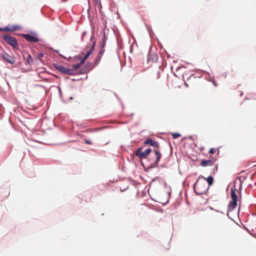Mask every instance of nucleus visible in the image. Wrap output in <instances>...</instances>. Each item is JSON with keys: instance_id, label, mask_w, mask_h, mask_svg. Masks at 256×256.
Masks as SVG:
<instances>
[{"instance_id": "nucleus-1", "label": "nucleus", "mask_w": 256, "mask_h": 256, "mask_svg": "<svg viewBox=\"0 0 256 256\" xmlns=\"http://www.w3.org/2000/svg\"><path fill=\"white\" fill-rule=\"evenodd\" d=\"M144 146L149 144L156 148L154 150V152L155 155L156 156V158L154 162L151 164L150 168H152L158 166L162 156L161 154L158 150L160 146L159 143L151 138H148L144 142Z\"/></svg>"}, {"instance_id": "nucleus-2", "label": "nucleus", "mask_w": 256, "mask_h": 256, "mask_svg": "<svg viewBox=\"0 0 256 256\" xmlns=\"http://www.w3.org/2000/svg\"><path fill=\"white\" fill-rule=\"evenodd\" d=\"M194 188L196 194L201 195L206 193L208 189V186L205 182H201L198 178L195 183Z\"/></svg>"}, {"instance_id": "nucleus-3", "label": "nucleus", "mask_w": 256, "mask_h": 256, "mask_svg": "<svg viewBox=\"0 0 256 256\" xmlns=\"http://www.w3.org/2000/svg\"><path fill=\"white\" fill-rule=\"evenodd\" d=\"M1 57L8 64H13L16 62V58L14 56H11L6 52H3L0 54Z\"/></svg>"}, {"instance_id": "nucleus-4", "label": "nucleus", "mask_w": 256, "mask_h": 256, "mask_svg": "<svg viewBox=\"0 0 256 256\" xmlns=\"http://www.w3.org/2000/svg\"><path fill=\"white\" fill-rule=\"evenodd\" d=\"M4 40L11 46L16 48L18 46V42L16 38L10 35H4Z\"/></svg>"}, {"instance_id": "nucleus-5", "label": "nucleus", "mask_w": 256, "mask_h": 256, "mask_svg": "<svg viewBox=\"0 0 256 256\" xmlns=\"http://www.w3.org/2000/svg\"><path fill=\"white\" fill-rule=\"evenodd\" d=\"M151 152L152 150L150 148L146 149L144 152H142L141 148H140L136 151V155L140 158H144L148 156Z\"/></svg>"}, {"instance_id": "nucleus-6", "label": "nucleus", "mask_w": 256, "mask_h": 256, "mask_svg": "<svg viewBox=\"0 0 256 256\" xmlns=\"http://www.w3.org/2000/svg\"><path fill=\"white\" fill-rule=\"evenodd\" d=\"M57 69L62 73L68 75H74V70L62 66H59Z\"/></svg>"}, {"instance_id": "nucleus-7", "label": "nucleus", "mask_w": 256, "mask_h": 256, "mask_svg": "<svg viewBox=\"0 0 256 256\" xmlns=\"http://www.w3.org/2000/svg\"><path fill=\"white\" fill-rule=\"evenodd\" d=\"M22 36L28 42H37L40 40L36 34H24Z\"/></svg>"}, {"instance_id": "nucleus-8", "label": "nucleus", "mask_w": 256, "mask_h": 256, "mask_svg": "<svg viewBox=\"0 0 256 256\" xmlns=\"http://www.w3.org/2000/svg\"><path fill=\"white\" fill-rule=\"evenodd\" d=\"M96 45V42H93L92 43V45L90 48V49L86 52V54L84 55V58L82 60V64H84L86 59L89 57V56L92 54L94 50V47Z\"/></svg>"}, {"instance_id": "nucleus-9", "label": "nucleus", "mask_w": 256, "mask_h": 256, "mask_svg": "<svg viewBox=\"0 0 256 256\" xmlns=\"http://www.w3.org/2000/svg\"><path fill=\"white\" fill-rule=\"evenodd\" d=\"M20 28V26L18 25H14L10 26H8L3 28H0V32H14L16 30H18Z\"/></svg>"}, {"instance_id": "nucleus-10", "label": "nucleus", "mask_w": 256, "mask_h": 256, "mask_svg": "<svg viewBox=\"0 0 256 256\" xmlns=\"http://www.w3.org/2000/svg\"><path fill=\"white\" fill-rule=\"evenodd\" d=\"M214 161L212 160H202L200 162V166L204 167L212 166L214 164Z\"/></svg>"}, {"instance_id": "nucleus-11", "label": "nucleus", "mask_w": 256, "mask_h": 256, "mask_svg": "<svg viewBox=\"0 0 256 256\" xmlns=\"http://www.w3.org/2000/svg\"><path fill=\"white\" fill-rule=\"evenodd\" d=\"M202 178L204 180H206L208 183V186H211L213 182H214V179L213 178L212 176H209L208 177V178H206L204 176H199V179Z\"/></svg>"}, {"instance_id": "nucleus-12", "label": "nucleus", "mask_w": 256, "mask_h": 256, "mask_svg": "<svg viewBox=\"0 0 256 256\" xmlns=\"http://www.w3.org/2000/svg\"><path fill=\"white\" fill-rule=\"evenodd\" d=\"M230 196L232 201L238 202V196L236 194V191L234 189L231 188L230 190Z\"/></svg>"}, {"instance_id": "nucleus-13", "label": "nucleus", "mask_w": 256, "mask_h": 256, "mask_svg": "<svg viewBox=\"0 0 256 256\" xmlns=\"http://www.w3.org/2000/svg\"><path fill=\"white\" fill-rule=\"evenodd\" d=\"M238 202L230 201L228 206V210L232 211L236 206Z\"/></svg>"}, {"instance_id": "nucleus-14", "label": "nucleus", "mask_w": 256, "mask_h": 256, "mask_svg": "<svg viewBox=\"0 0 256 256\" xmlns=\"http://www.w3.org/2000/svg\"><path fill=\"white\" fill-rule=\"evenodd\" d=\"M105 44H106V41L104 40L102 42V44H101V46H100V51H99V52L98 54L102 56V54H104V53L105 51V50H104Z\"/></svg>"}, {"instance_id": "nucleus-15", "label": "nucleus", "mask_w": 256, "mask_h": 256, "mask_svg": "<svg viewBox=\"0 0 256 256\" xmlns=\"http://www.w3.org/2000/svg\"><path fill=\"white\" fill-rule=\"evenodd\" d=\"M82 64V62H81L80 64H72V68L71 70H74L75 74L76 73V69L79 68Z\"/></svg>"}, {"instance_id": "nucleus-16", "label": "nucleus", "mask_w": 256, "mask_h": 256, "mask_svg": "<svg viewBox=\"0 0 256 256\" xmlns=\"http://www.w3.org/2000/svg\"><path fill=\"white\" fill-rule=\"evenodd\" d=\"M26 61L28 63L30 64L33 62V60L30 54H28L26 57Z\"/></svg>"}, {"instance_id": "nucleus-17", "label": "nucleus", "mask_w": 256, "mask_h": 256, "mask_svg": "<svg viewBox=\"0 0 256 256\" xmlns=\"http://www.w3.org/2000/svg\"><path fill=\"white\" fill-rule=\"evenodd\" d=\"M102 56L98 54L96 57L95 64H98L100 61Z\"/></svg>"}, {"instance_id": "nucleus-18", "label": "nucleus", "mask_w": 256, "mask_h": 256, "mask_svg": "<svg viewBox=\"0 0 256 256\" xmlns=\"http://www.w3.org/2000/svg\"><path fill=\"white\" fill-rule=\"evenodd\" d=\"M172 136L174 138H176L180 136V134L178 133H173L172 134Z\"/></svg>"}, {"instance_id": "nucleus-19", "label": "nucleus", "mask_w": 256, "mask_h": 256, "mask_svg": "<svg viewBox=\"0 0 256 256\" xmlns=\"http://www.w3.org/2000/svg\"><path fill=\"white\" fill-rule=\"evenodd\" d=\"M43 56H44V54L42 52H40L38 53V56H37L38 58L40 59Z\"/></svg>"}, {"instance_id": "nucleus-20", "label": "nucleus", "mask_w": 256, "mask_h": 256, "mask_svg": "<svg viewBox=\"0 0 256 256\" xmlns=\"http://www.w3.org/2000/svg\"><path fill=\"white\" fill-rule=\"evenodd\" d=\"M216 150L214 148H211L209 150V153L213 154L215 152Z\"/></svg>"}, {"instance_id": "nucleus-21", "label": "nucleus", "mask_w": 256, "mask_h": 256, "mask_svg": "<svg viewBox=\"0 0 256 256\" xmlns=\"http://www.w3.org/2000/svg\"><path fill=\"white\" fill-rule=\"evenodd\" d=\"M86 143L88 144H92V142L88 140H86L85 141Z\"/></svg>"}, {"instance_id": "nucleus-22", "label": "nucleus", "mask_w": 256, "mask_h": 256, "mask_svg": "<svg viewBox=\"0 0 256 256\" xmlns=\"http://www.w3.org/2000/svg\"><path fill=\"white\" fill-rule=\"evenodd\" d=\"M160 72H158L156 78H160Z\"/></svg>"}]
</instances>
